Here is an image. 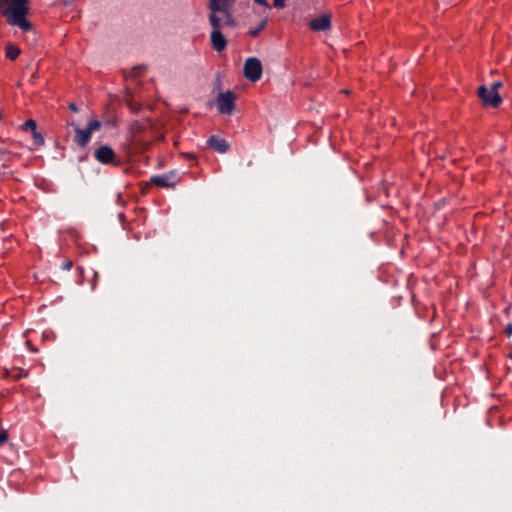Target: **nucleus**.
<instances>
[{
	"mask_svg": "<svg viewBox=\"0 0 512 512\" xmlns=\"http://www.w3.org/2000/svg\"><path fill=\"white\" fill-rule=\"evenodd\" d=\"M70 125L74 127L75 131L74 142L81 148L85 147L89 143L92 133L101 128V122L95 118L88 122L85 129L79 128L74 123H71Z\"/></svg>",
	"mask_w": 512,
	"mask_h": 512,
	"instance_id": "7ed1b4c3",
	"label": "nucleus"
},
{
	"mask_svg": "<svg viewBox=\"0 0 512 512\" xmlns=\"http://www.w3.org/2000/svg\"><path fill=\"white\" fill-rule=\"evenodd\" d=\"M500 87H502V82H501V81H496V82L492 83V85H491L490 89H491L492 91H498V89H499Z\"/></svg>",
	"mask_w": 512,
	"mask_h": 512,
	"instance_id": "a211bd4d",
	"label": "nucleus"
},
{
	"mask_svg": "<svg viewBox=\"0 0 512 512\" xmlns=\"http://www.w3.org/2000/svg\"><path fill=\"white\" fill-rule=\"evenodd\" d=\"M207 144L209 147L219 153H226L229 150L228 142L218 136L212 135L208 138Z\"/></svg>",
	"mask_w": 512,
	"mask_h": 512,
	"instance_id": "9b49d317",
	"label": "nucleus"
},
{
	"mask_svg": "<svg viewBox=\"0 0 512 512\" xmlns=\"http://www.w3.org/2000/svg\"><path fill=\"white\" fill-rule=\"evenodd\" d=\"M37 129V124L33 119H28L22 125V130L25 132H33Z\"/></svg>",
	"mask_w": 512,
	"mask_h": 512,
	"instance_id": "ddd939ff",
	"label": "nucleus"
},
{
	"mask_svg": "<svg viewBox=\"0 0 512 512\" xmlns=\"http://www.w3.org/2000/svg\"><path fill=\"white\" fill-rule=\"evenodd\" d=\"M286 0H273V5L277 9H283L286 6Z\"/></svg>",
	"mask_w": 512,
	"mask_h": 512,
	"instance_id": "dca6fc26",
	"label": "nucleus"
},
{
	"mask_svg": "<svg viewBox=\"0 0 512 512\" xmlns=\"http://www.w3.org/2000/svg\"><path fill=\"white\" fill-rule=\"evenodd\" d=\"M68 108H69L72 112H74V113L78 112V107H77V105H76L75 103H70V104L68 105Z\"/></svg>",
	"mask_w": 512,
	"mask_h": 512,
	"instance_id": "4be33fe9",
	"label": "nucleus"
},
{
	"mask_svg": "<svg viewBox=\"0 0 512 512\" xmlns=\"http://www.w3.org/2000/svg\"><path fill=\"white\" fill-rule=\"evenodd\" d=\"M224 30L212 28L210 40L212 48L217 52H222L227 46V40L224 36Z\"/></svg>",
	"mask_w": 512,
	"mask_h": 512,
	"instance_id": "1a4fd4ad",
	"label": "nucleus"
},
{
	"mask_svg": "<svg viewBox=\"0 0 512 512\" xmlns=\"http://www.w3.org/2000/svg\"><path fill=\"white\" fill-rule=\"evenodd\" d=\"M8 439L6 431L0 432V445L4 444Z\"/></svg>",
	"mask_w": 512,
	"mask_h": 512,
	"instance_id": "6ab92c4d",
	"label": "nucleus"
},
{
	"mask_svg": "<svg viewBox=\"0 0 512 512\" xmlns=\"http://www.w3.org/2000/svg\"><path fill=\"white\" fill-rule=\"evenodd\" d=\"M309 28L315 32L329 30L331 28V16L329 14H323L314 18L310 21Z\"/></svg>",
	"mask_w": 512,
	"mask_h": 512,
	"instance_id": "9d476101",
	"label": "nucleus"
},
{
	"mask_svg": "<svg viewBox=\"0 0 512 512\" xmlns=\"http://www.w3.org/2000/svg\"><path fill=\"white\" fill-rule=\"evenodd\" d=\"M151 182L158 187L170 188L177 183V174L171 171L162 175H155L151 177Z\"/></svg>",
	"mask_w": 512,
	"mask_h": 512,
	"instance_id": "6e6552de",
	"label": "nucleus"
},
{
	"mask_svg": "<svg viewBox=\"0 0 512 512\" xmlns=\"http://www.w3.org/2000/svg\"><path fill=\"white\" fill-rule=\"evenodd\" d=\"M3 2H5V0H0V4L3 3Z\"/></svg>",
	"mask_w": 512,
	"mask_h": 512,
	"instance_id": "bb28decb",
	"label": "nucleus"
},
{
	"mask_svg": "<svg viewBox=\"0 0 512 512\" xmlns=\"http://www.w3.org/2000/svg\"><path fill=\"white\" fill-rule=\"evenodd\" d=\"M5 3L8 5L2 14L7 22L12 26H18L23 31H29L31 23L26 18L30 10L28 0H9Z\"/></svg>",
	"mask_w": 512,
	"mask_h": 512,
	"instance_id": "f03ea898",
	"label": "nucleus"
},
{
	"mask_svg": "<svg viewBox=\"0 0 512 512\" xmlns=\"http://www.w3.org/2000/svg\"><path fill=\"white\" fill-rule=\"evenodd\" d=\"M21 50L14 44H8L5 48V55L8 59L14 61L20 55Z\"/></svg>",
	"mask_w": 512,
	"mask_h": 512,
	"instance_id": "f8f14e48",
	"label": "nucleus"
},
{
	"mask_svg": "<svg viewBox=\"0 0 512 512\" xmlns=\"http://www.w3.org/2000/svg\"><path fill=\"white\" fill-rule=\"evenodd\" d=\"M94 277L98 278V273L97 272L94 273Z\"/></svg>",
	"mask_w": 512,
	"mask_h": 512,
	"instance_id": "393cba45",
	"label": "nucleus"
},
{
	"mask_svg": "<svg viewBox=\"0 0 512 512\" xmlns=\"http://www.w3.org/2000/svg\"><path fill=\"white\" fill-rule=\"evenodd\" d=\"M72 266H73V262L70 260L62 263V268L64 270H70L72 268Z\"/></svg>",
	"mask_w": 512,
	"mask_h": 512,
	"instance_id": "aec40b11",
	"label": "nucleus"
},
{
	"mask_svg": "<svg viewBox=\"0 0 512 512\" xmlns=\"http://www.w3.org/2000/svg\"><path fill=\"white\" fill-rule=\"evenodd\" d=\"M505 333L509 340H512V324H508L505 328Z\"/></svg>",
	"mask_w": 512,
	"mask_h": 512,
	"instance_id": "f3484780",
	"label": "nucleus"
},
{
	"mask_svg": "<svg viewBox=\"0 0 512 512\" xmlns=\"http://www.w3.org/2000/svg\"><path fill=\"white\" fill-rule=\"evenodd\" d=\"M31 133H32L33 142L35 145L41 146L44 144V137L40 132L37 131V129Z\"/></svg>",
	"mask_w": 512,
	"mask_h": 512,
	"instance_id": "2eb2a0df",
	"label": "nucleus"
},
{
	"mask_svg": "<svg viewBox=\"0 0 512 512\" xmlns=\"http://www.w3.org/2000/svg\"><path fill=\"white\" fill-rule=\"evenodd\" d=\"M236 94L233 91L220 93L217 97V109L219 113L230 115L235 108Z\"/></svg>",
	"mask_w": 512,
	"mask_h": 512,
	"instance_id": "423d86ee",
	"label": "nucleus"
},
{
	"mask_svg": "<svg viewBox=\"0 0 512 512\" xmlns=\"http://www.w3.org/2000/svg\"><path fill=\"white\" fill-rule=\"evenodd\" d=\"M244 76L246 79L256 82L262 76V64L256 57L246 59L243 68Z\"/></svg>",
	"mask_w": 512,
	"mask_h": 512,
	"instance_id": "39448f33",
	"label": "nucleus"
},
{
	"mask_svg": "<svg viewBox=\"0 0 512 512\" xmlns=\"http://www.w3.org/2000/svg\"><path fill=\"white\" fill-rule=\"evenodd\" d=\"M95 159L101 164L118 165L114 150L108 145H101L94 152Z\"/></svg>",
	"mask_w": 512,
	"mask_h": 512,
	"instance_id": "0eeeda50",
	"label": "nucleus"
},
{
	"mask_svg": "<svg viewBox=\"0 0 512 512\" xmlns=\"http://www.w3.org/2000/svg\"><path fill=\"white\" fill-rule=\"evenodd\" d=\"M477 96L481 99L482 104L485 107L497 108L503 101L498 91L487 89L485 85L478 87Z\"/></svg>",
	"mask_w": 512,
	"mask_h": 512,
	"instance_id": "20e7f679",
	"label": "nucleus"
},
{
	"mask_svg": "<svg viewBox=\"0 0 512 512\" xmlns=\"http://www.w3.org/2000/svg\"><path fill=\"white\" fill-rule=\"evenodd\" d=\"M140 71H141V68H140V67H136V68H134V70H133V75H134V76H137V75L139 74V72H140Z\"/></svg>",
	"mask_w": 512,
	"mask_h": 512,
	"instance_id": "5701e85b",
	"label": "nucleus"
},
{
	"mask_svg": "<svg viewBox=\"0 0 512 512\" xmlns=\"http://www.w3.org/2000/svg\"><path fill=\"white\" fill-rule=\"evenodd\" d=\"M234 3L235 0H209L208 19L212 28L225 30L237 26V20L231 12Z\"/></svg>",
	"mask_w": 512,
	"mask_h": 512,
	"instance_id": "f257e3e1",
	"label": "nucleus"
},
{
	"mask_svg": "<svg viewBox=\"0 0 512 512\" xmlns=\"http://www.w3.org/2000/svg\"><path fill=\"white\" fill-rule=\"evenodd\" d=\"M128 106H130L131 108H133V109H134V107H133L132 103H130V102H129V103H128Z\"/></svg>",
	"mask_w": 512,
	"mask_h": 512,
	"instance_id": "b1692460",
	"label": "nucleus"
},
{
	"mask_svg": "<svg viewBox=\"0 0 512 512\" xmlns=\"http://www.w3.org/2000/svg\"><path fill=\"white\" fill-rule=\"evenodd\" d=\"M509 343H510V345H511V349H512V339H511V340H509Z\"/></svg>",
	"mask_w": 512,
	"mask_h": 512,
	"instance_id": "a878e982",
	"label": "nucleus"
},
{
	"mask_svg": "<svg viewBox=\"0 0 512 512\" xmlns=\"http://www.w3.org/2000/svg\"><path fill=\"white\" fill-rule=\"evenodd\" d=\"M267 25V20L264 19L260 22V24L258 25V27L250 30L249 34L252 36V37H257L259 35V33L266 27Z\"/></svg>",
	"mask_w": 512,
	"mask_h": 512,
	"instance_id": "4468645a",
	"label": "nucleus"
},
{
	"mask_svg": "<svg viewBox=\"0 0 512 512\" xmlns=\"http://www.w3.org/2000/svg\"><path fill=\"white\" fill-rule=\"evenodd\" d=\"M254 2L266 8H270V4L268 3L267 0H254Z\"/></svg>",
	"mask_w": 512,
	"mask_h": 512,
	"instance_id": "412c9836",
	"label": "nucleus"
}]
</instances>
